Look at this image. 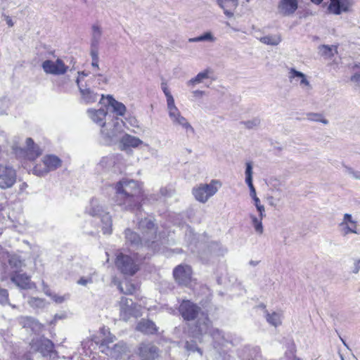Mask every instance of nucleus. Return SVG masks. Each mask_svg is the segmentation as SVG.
<instances>
[{
	"mask_svg": "<svg viewBox=\"0 0 360 360\" xmlns=\"http://www.w3.org/2000/svg\"><path fill=\"white\" fill-rule=\"evenodd\" d=\"M136 213L137 229L142 236L144 245L149 246L150 243H154L157 237L158 226L151 217L142 215L141 208L140 210H135Z\"/></svg>",
	"mask_w": 360,
	"mask_h": 360,
	"instance_id": "obj_3",
	"label": "nucleus"
},
{
	"mask_svg": "<svg viewBox=\"0 0 360 360\" xmlns=\"http://www.w3.org/2000/svg\"><path fill=\"white\" fill-rule=\"evenodd\" d=\"M185 347L186 350L189 352H198L201 356L202 355V351L200 347H198L196 342L193 340L186 341Z\"/></svg>",
	"mask_w": 360,
	"mask_h": 360,
	"instance_id": "obj_45",
	"label": "nucleus"
},
{
	"mask_svg": "<svg viewBox=\"0 0 360 360\" xmlns=\"http://www.w3.org/2000/svg\"><path fill=\"white\" fill-rule=\"evenodd\" d=\"M359 271H360V259H358L354 262L352 272L354 274H357Z\"/></svg>",
	"mask_w": 360,
	"mask_h": 360,
	"instance_id": "obj_58",
	"label": "nucleus"
},
{
	"mask_svg": "<svg viewBox=\"0 0 360 360\" xmlns=\"http://www.w3.org/2000/svg\"><path fill=\"white\" fill-rule=\"evenodd\" d=\"M114 201L122 210L135 212L141 208V188L133 179H122L115 184Z\"/></svg>",
	"mask_w": 360,
	"mask_h": 360,
	"instance_id": "obj_1",
	"label": "nucleus"
},
{
	"mask_svg": "<svg viewBox=\"0 0 360 360\" xmlns=\"http://www.w3.org/2000/svg\"><path fill=\"white\" fill-rule=\"evenodd\" d=\"M196 330L200 334H210L213 339L222 337L221 332L216 328H213L211 326V321L208 318L207 314L202 312L200 317L198 319L196 323Z\"/></svg>",
	"mask_w": 360,
	"mask_h": 360,
	"instance_id": "obj_8",
	"label": "nucleus"
},
{
	"mask_svg": "<svg viewBox=\"0 0 360 360\" xmlns=\"http://www.w3.org/2000/svg\"><path fill=\"white\" fill-rule=\"evenodd\" d=\"M81 98L86 103H92L96 102L100 95L95 93L94 91H80Z\"/></svg>",
	"mask_w": 360,
	"mask_h": 360,
	"instance_id": "obj_38",
	"label": "nucleus"
},
{
	"mask_svg": "<svg viewBox=\"0 0 360 360\" xmlns=\"http://www.w3.org/2000/svg\"><path fill=\"white\" fill-rule=\"evenodd\" d=\"M211 73L212 72L209 69H206L199 72L195 77L188 81V86L195 87L197 84L203 83L207 85V87H209V85L207 84L208 82H210Z\"/></svg>",
	"mask_w": 360,
	"mask_h": 360,
	"instance_id": "obj_23",
	"label": "nucleus"
},
{
	"mask_svg": "<svg viewBox=\"0 0 360 360\" xmlns=\"http://www.w3.org/2000/svg\"><path fill=\"white\" fill-rule=\"evenodd\" d=\"M255 207L257 208V210L259 213V217L261 219H263V217H265V215H266L264 205L259 204V205H255Z\"/></svg>",
	"mask_w": 360,
	"mask_h": 360,
	"instance_id": "obj_57",
	"label": "nucleus"
},
{
	"mask_svg": "<svg viewBox=\"0 0 360 360\" xmlns=\"http://www.w3.org/2000/svg\"><path fill=\"white\" fill-rule=\"evenodd\" d=\"M43 163L45 166L44 170H39L37 167L34 168V174L39 176H43L51 171H54L59 168L62 165V160L56 155H47L43 158Z\"/></svg>",
	"mask_w": 360,
	"mask_h": 360,
	"instance_id": "obj_11",
	"label": "nucleus"
},
{
	"mask_svg": "<svg viewBox=\"0 0 360 360\" xmlns=\"http://www.w3.org/2000/svg\"><path fill=\"white\" fill-rule=\"evenodd\" d=\"M248 186L249 187V189H250V195L252 198L255 205H259L260 200L257 196L256 190H255L254 185L252 184V186Z\"/></svg>",
	"mask_w": 360,
	"mask_h": 360,
	"instance_id": "obj_49",
	"label": "nucleus"
},
{
	"mask_svg": "<svg viewBox=\"0 0 360 360\" xmlns=\"http://www.w3.org/2000/svg\"><path fill=\"white\" fill-rule=\"evenodd\" d=\"M167 98V109L169 117H174L179 113V110L174 104V99L170 91H164Z\"/></svg>",
	"mask_w": 360,
	"mask_h": 360,
	"instance_id": "obj_34",
	"label": "nucleus"
},
{
	"mask_svg": "<svg viewBox=\"0 0 360 360\" xmlns=\"http://www.w3.org/2000/svg\"><path fill=\"white\" fill-rule=\"evenodd\" d=\"M41 154V150L37 146L32 139L27 138L26 139V156L27 159L34 160Z\"/></svg>",
	"mask_w": 360,
	"mask_h": 360,
	"instance_id": "obj_27",
	"label": "nucleus"
},
{
	"mask_svg": "<svg viewBox=\"0 0 360 360\" xmlns=\"http://www.w3.org/2000/svg\"><path fill=\"white\" fill-rule=\"evenodd\" d=\"M6 20V23L9 27L13 26V22L11 18H10L8 16H7Z\"/></svg>",
	"mask_w": 360,
	"mask_h": 360,
	"instance_id": "obj_61",
	"label": "nucleus"
},
{
	"mask_svg": "<svg viewBox=\"0 0 360 360\" xmlns=\"http://www.w3.org/2000/svg\"><path fill=\"white\" fill-rule=\"evenodd\" d=\"M102 28L98 24L91 27V46H98L102 37Z\"/></svg>",
	"mask_w": 360,
	"mask_h": 360,
	"instance_id": "obj_33",
	"label": "nucleus"
},
{
	"mask_svg": "<svg viewBox=\"0 0 360 360\" xmlns=\"http://www.w3.org/2000/svg\"><path fill=\"white\" fill-rule=\"evenodd\" d=\"M245 183L248 186H252L253 184L252 182V164L251 162H248L245 163Z\"/></svg>",
	"mask_w": 360,
	"mask_h": 360,
	"instance_id": "obj_41",
	"label": "nucleus"
},
{
	"mask_svg": "<svg viewBox=\"0 0 360 360\" xmlns=\"http://www.w3.org/2000/svg\"><path fill=\"white\" fill-rule=\"evenodd\" d=\"M29 304L33 307L41 308L44 306V300L40 298L32 297L29 300Z\"/></svg>",
	"mask_w": 360,
	"mask_h": 360,
	"instance_id": "obj_48",
	"label": "nucleus"
},
{
	"mask_svg": "<svg viewBox=\"0 0 360 360\" xmlns=\"http://www.w3.org/2000/svg\"><path fill=\"white\" fill-rule=\"evenodd\" d=\"M87 113L94 122L102 127L101 133L110 139L117 137L123 131V120L120 117L114 118L107 110H88Z\"/></svg>",
	"mask_w": 360,
	"mask_h": 360,
	"instance_id": "obj_2",
	"label": "nucleus"
},
{
	"mask_svg": "<svg viewBox=\"0 0 360 360\" xmlns=\"http://www.w3.org/2000/svg\"><path fill=\"white\" fill-rule=\"evenodd\" d=\"M91 65L94 67L98 68V59L92 60Z\"/></svg>",
	"mask_w": 360,
	"mask_h": 360,
	"instance_id": "obj_62",
	"label": "nucleus"
},
{
	"mask_svg": "<svg viewBox=\"0 0 360 360\" xmlns=\"http://www.w3.org/2000/svg\"><path fill=\"white\" fill-rule=\"evenodd\" d=\"M260 349L258 347H245L239 356L242 360H259Z\"/></svg>",
	"mask_w": 360,
	"mask_h": 360,
	"instance_id": "obj_25",
	"label": "nucleus"
},
{
	"mask_svg": "<svg viewBox=\"0 0 360 360\" xmlns=\"http://www.w3.org/2000/svg\"><path fill=\"white\" fill-rule=\"evenodd\" d=\"M51 298L57 304L63 303L66 299L65 296H60L53 293L51 296Z\"/></svg>",
	"mask_w": 360,
	"mask_h": 360,
	"instance_id": "obj_54",
	"label": "nucleus"
},
{
	"mask_svg": "<svg viewBox=\"0 0 360 360\" xmlns=\"http://www.w3.org/2000/svg\"><path fill=\"white\" fill-rule=\"evenodd\" d=\"M8 296L9 294L8 290L4 288H0V304H1L2 306L9 305L13 309H15L16 306L9 302Z\"/></svg>",
	"mask_w": 360,
	"mask_h": 360,
	"instance_id": "obj_40",
	"label": "nucleus"
},
{
	"mask_svg": "<svg viewBox=\"0 0 360 360\" xmlns=\"http://www.w3.org/2000/svg\"><path fill=\"white\" fill-rule=\"evenodd\" d=\"M352 79L356 82H357L359 84H360V72L355 74L352 77Z\"/></svg>",
	"mask_w": 360,
	"mask_h": 360,
	"instance_id": "obj_59",
	"label": "nucleus"
},
{
	"mask_svg": "<svg viewBox=\"0 0 360 360\" xmlns=\"http://www.w3.org/2000/svg\"><path fill=\"white\" fill-rule=\"evenodd\" d=\"M115 265L125 275L133 276L139 269V264L131 256L119 253L117 255Z\"/></svg>",
	"mask_w": 360,
	"mask_h": 360,
	"instance_id": "obj_6",
	"label": "nucleus"
},
{
	"mask_svg": "<svg viewBox=\"0 0 360 360\" xmlns=\"http://www.w3.org/2000/svg\"><path fill=\"white\" fill-rule=\"evenodd\" d=\"M342 227V234L358 233L356 231L357 221L352 219L350 214H345L342 221L339 224Z\"/></svg>",
	"mask_w": 360,
	"mask_h": 360,
	"instance_id": "obj_19",
	"label": "nucleus"
},
{
	"mask_svg": "<svg viewBox=\"0 0 360 360\" xmlns=\"http://www.w3.org/2000/svg\"><path fill=\"white\" fill-rule=\"evenodd\" d=\"M174 191L172 188H168L167 187L162 188L160 189V193L162 196L165 197H170L173 194Z\"/></svg>",
	"mask_w": 360,
	"mask_h": 360,
	"instance_id": "obj_53",
	"label": "nucleus"
},
{
	"mask_svg": "<svg viewBox=\"0 0 360 360\" xmlns=\"http://www.w3.org/2000/svg\"><path fill=\"white\" fill-rule=\"evenodd\" d=\"M142 143V141L138 137L124 134L120 140L121 148L123 150H126L128 148H136Z\"/></svg>",
	"mask_w": 360,
	"mask_h": 360,
	"instance_id": "obj_29",
	"label": "nucleus"
},
{
	"mask_svg": "<svg viewBox=\"0 0 360 360\" xmlns=\"http://www.w3.org/2000/svg\"><path fill=\"white\" fill-rule=\"evenodd\" d=\"M135 289V285L129 281H124L120 285V290L123 294L131 295Z\"/></svg>",
	"mask_w": 360,
	"mask_h": 360,
	"instance_id": "obj_42",
	"label": "nucleus"
},
{
	"mask_svg": "<svg viewBox=\"0 0 360 360\" xmlns=\"http://www.w3.org/2000/svg\"><path fill=\"white\" fill-rule=\"evenodd\" d=\"M259 41L264 44L276 46L281 41V37L280 34L267 35L259 38Z\"/></svg>",
	"mask_w": 360,
	"mask_h": 360,
	"instance_id": "obj_37",
	"label": "nucleus"
},
{
	"mask_svg": "<svg viewBox=\"0 0 360 360\" xmlns=\"http://www.w3.org/2000/svg\"><path fill=\"white\" fill-rule=\"evenodd\" d=\"M179 310L184 320L192 321L198 317L200 308L189 300H183Z\"/></svg>",
	"mask_w": 360,
	"mask_h": 360,
	"instance_id": "obj_12",
	"label": "nucleus"
},
{
	"mask_svg": "<svg viewBox=\"0 0 360 360\" xmlns=\"http://www.w3.org/2000/svg\"><path fill=\"white\" fill-rule=\"evenodd\" d=\"M307 119L310 121L313 122H321L324 124H328V120L325 119L322 114L321 113H314V112H309L307 114Z\"/></svg>",
	"mask_w": 360,
	"mask_h": 360,
	"instance_id": "obj_43",
	"label": "nucleus"
},
{
	"mask_svg": "<svg viewBox=\"0 0 360 360\" xmlns=\"http://www.w3.org/2000/svg\"><path fill=\"white\" fill-rule=\"evenodd\" d=\"M290 78L297 82H299L302 88L309 87V83L304 74L293 68L290 70Z\"/></svg>",
	"mask_w": 360,
	"mask_h": 360,
	"instance_id": "obj_32",
	"label": "nucleus"
},
{
	"mask_svg": "<svg viewBox=\"0 0 360 360\" xmlns=\"http://www.w3.org/2000/svg\"><path fill=\"white\" fill-rule=\"evenodd\" d=\"M93 282V280H92V278L91 277H89V278H84V277H82L80 278L77 281V283L78 285H86L87 284L89 283H91Z\"/></svg>",
	"mask_w": 360,
	"mask_h": 360,
	"instance_id": "obj_52",
	"label": "nucleus"
},
{
	"mask_svg": "<svg viewBox=\"0 0 360 360\" xmlns=\"http://www.w3.org/2000/svg\"><path fill=\"white\" fill-rule=\"evenodd\" d=\"M313 4L319 5L322 3L324 0H310Z\"/></svg>",
	"mask_w": 360,
	"mask_h": 360,
	"instance_id": "obj_64",
	"label": "nucleus"
},
{
	"mask_svg": "<svg viewBox=\"0 0 360 360\" xmlns=\"http://www.w3.org/2000/svg\"><path fill=\"white\" fill-rule=\"evenodd\" d=\"M265 318L266 321L271 326L277 327L281 324V314L276 312L270 314L267 310H265Z\"/></svg>",
	"mask_w": 360,
	"mask_h": 360,
	"instance_id": "obj_36",
	"label": "nucleus"
},
{
	"mask_svg": "<svg viewBox=\"0 0 360 360\" xmlns=\"http://www.w3.org/2000/svg\"><path fill=\"white\" fill-rule=\"evenodd\" d=\"M108 160H109V158H108V157L103 158L101 161V162H100V164L101 165H103L105 163H106L108 161Z\"/></svg>",
	"mask_w": 360,
	"mask_h": 360,
	"instance_id": "obj_63",
	"label": "nucleus"
},
{
	"mask_svg": "<svg viewBox=\"0 0 360 360\" xmlns=\"http://www.w3.org/2000/svg\"><path fill=\"white\" fill-rule=\"evenodd\" d=\"M86 211L89 215L98 217L100 219L101 230L103 234L109 235L112 233V223L111 216L108 212H105L98 200L92 199Z\"/></svg>",
	"mask_w": 360,
	"mask_h": 360,
	"instance_id": "obj_4",
	"label": "nucleus"
},
{
	"mask_svg": "<svg viewBox=\"0 0 360 360\" xmlns=\"http://www.w3.org/2000/svg\"><path fill=\"white\" fill-rule=\"evenodd\" d=\"M221 186L219 180L212 179L210 184H200L193 188L192 192L198 201L205 203L218 191Z\"/></svg>",
	"mask_w": 360,
	"mask_h": 360,
	"instance_id": "obj_5",
	"label": "nucleus"
},
{
	"mask_svg": "<svg viewBox=\"0 0 360 360\" xmlns=\"http://www.w3.org/2000/svg\"><path fill=\"white\" fill-rule=\"evenodd\" d=\"M18 322L23 328H30L34 333L41 330L42 325L34 318L31 316H21Z\"/></svg>",
	"mask_w": 360,
	"mask_h": 360,
	"instance_id": "obj_22",
	"label": "nucleus"
},
{
	"mask_svg": "<svg viewBox=\"0 0 360 360\" xmlns=\"http://www.w3.org/2000/svg\"><path fill=\"white\" fill-rule=\"evenodd\" d=\"M283 193H279V196L270 195L268 197V201L270 205L276 207L282 199Z\"/></svg>",
	"mask_w": 360,
	"mask_h": 360,
	"instance_id": "obj_50",
	"label": "nucleus"
},
{
	"mask_svg": "<svg viewBox=\"0 0 360 360\" xmlns=\"http://www.w3.org/2000/svg\"><path fill=\"white\" fill-rule=\"evenodd\" d=\"M250 218L255 231L259 234H262L263 233L262 219H258L254 215H250Z\"/></svg>",
	"mask_w": 360,
	"mask_h": 360,
	"instance_id": "obj_44",
	"label": "nucleus"
},
{
	"mask_svg": "<svg viewBox=\"0 0 360 360\" xmlns=\"http://www.w3.org/2000/svg\"><path fill=\"white\" fill-rule=\"evenodd\" d=\"M88 75V73H86L84 72H78V77L76 80L77 83V85H78V87H79V90H83L80 86H79V82L81 79H84L85 77H86ZM86 90H89V89H86Z\"/></svg>",
	"mask_w": 360,
	"mask_h": 360,
	"instance_id": "obj_56",
	"label": "nucleus"
},
{
	"mask_svg": "<svg viewBox=\"0 0 360 360\" xmlns=\"http://www.w3.org/2000/svg\"><path fill=\"white\" fill-rule=\"evenodd\" d=\"M337 53V46H335L320 45L318 47V53L324 59H331Z\"/></svg>",
	"mask_w": 360,
	"mask_h": 360,
	"instance_id": "obj_31",
	"label": "nucleus"
},
{
	"mask_svg": "<svg viewBox=\"0 0 360 360\" xmlns=\"http://www.w3.org/2000/svg\"><path fill=\"white\" fill-rule=\"evenodd\" d=\"M127 347L122 343H117L110 349V355L116 359H120L126 353Z\"/></svg>",
	"mask_w": 360,
	"mask_h": 360,
	"instance_id": "obj_35",
	"label": "nucleus"
},
{
	"mask_svg": "<svg viewBox=\"0 0 360 360\" xmlns=\"http://www.w3.org/2000/svg\"><path fill=\"white\" fill-rule=\"evenodd\" d=\"M8 263L12 271H22V268L25 266V260L18 254H11L8 256Z\"/></svg>",
	"mask_w": 360,
	"mask_h": 360,
	"instance_id": "obj_28",
	"label": "nucleus"
},
{
	"mask_svg": "<svg viewBox=\"0 0 360 360\" xmlns=\"http://www.w3.org/2000/svg\"><path fill=\"white\" fill-rule=\"evenodd\" d=\"M214 40H215V38L211 32H206L198 37L188 39L189 42H200V41H211V42H212V41H214Z\"/></svg>",
	"mask_w": 360,
	"mask_h": 360,
	"instance_id": "obj_39",
	"label": "nucleus"
},
{
	"mask_svg": "<svg viewBox=\"0 0 360 360\" xmlns=\"http://www.w3.org/2000/svg\"><path fill=\"white\" fill-rule=\"evenodd\" d=\"M279 193H283L280 190H272L271 195L279 196Z\"/></svg>",
	"mask_w": 360,
	"mask_h": 360,
	"instance_id": "obj_60",
	"label": "nucleus"
},
{
	"mask_svg": "<svg viewBox=\"0 0 360 360\" xmlns=\"http://www.w3.org/2000/svg\"><path fill=\"white\" fill-rule=\"evenodd\" d=\"M101 101H102L105 106H108V108H111L112 113L111 115H114V118L118 117V116H123L124 115L126 111L125 105L116 101L112 96H108L104 97L103 95H101L100 102Z\"/></svg>",
	"mask_w": 360,
	"mask_h": 360,
	"instance_id": "obj_14",
	"label": "nucleus"
},
{
	"mask_svg": "<svg viewBox=\"0 0 360 360\" xmlns=\"http://www.w3.org/2000/svg\"><path fill=\"white\" fill-rule=\"evenodd\" d=\"M33 351L39 352L43 356H50L54 353V345L50 340L41 337L33 339L30 343Z\"/></svg>",
	"mask_w": 360,
	"mask_h": 360,
	"instance_id": "obj_9",
	"label": "nucleus"
},
{
	"mask_svg": "<svg viewBox=\"0 0 360 360\" xmlns=\"http://www.w3.org/2000/svg\"><path fill=\"white\" fill-rule=\"evenodd\" d=\"M10 279L12 283L21 289L32 288L30 276L22 271H12L10 274Z\"/></svg>",
	"mask_w": 360,
	"mask_h": 360,
	"instance_id": "obj_16",
	"label": "nucleus"
},
{
	"mask_svg": "<svg viewBox=\"0 0 360 360\" xmlns=\"http://www.w3.org/2000/svg\"><path fill=\"white\" fill-rule=\"evenodd\" d=\"M139 355L143 360H154L158 356V348L150 344H141Z\"/></svg>",
	"mask_w": 360,
	"mask_h": 360,
	"instance_id": "obj_17",
	"label": "nucleus"
},
{
	"mask_svg": "<svg viewBox=\"0 0 360 360\" xmlns=\"http://www.w3.org/2000/svg\"><path fill=\"white\" fill-rule=\"evenodd\" d=\"M240 124L245 125L246 128L252 129L259 125L260 120L257 117H255L251 120L243 121Z\"/></svg>",
	"mask_w": 360,
	"mask_h": 360,
	"instance_id": "obj_46",
	"label": "nucleus"
},
{
	"mask_svg": "<svg viewBox=\"0 0 360 360\" xmlns=\"http://www.w3.org/2000/svg\"><path fill=\"white\" fill-rule=\"evenodd\" d=\"M120 316L124 321H129L131 317H138L141 315L140 306L132 300L122 297L120 302Z\"/></svg>",
	"mask_w": 360,
	"mask_h": 360,
	"instance_id": "obj_7",
	"label": "nucleus"
},
{
	"mask_svg": "<svg viewBox=\"0 0 360 360\" xmlns=\"http://www.w3.org/2000/svg\"><path fill=\"white\" fill-rule=\"evenodd\" d=\"M126 242L129 243L131 246L139 248L144 245V241L142 240V236L138 235L136 232L129 229L125 230Z\"/></svg>",
	"mask_w": 360,
	"mask_h": 360,
	"instance_id": "obj_30",
	"label": "nucleus"
},
{
	"mask_svg": "<svg viewBox=\"0 0 360 360\" xmlns=\"http://www.w3.org/2000/svg\"><path fill=\"white\" fill-rule=\"evenodd\" d=\"M172 123L175 125H180L186 130V136L188 137L190 135L195 134V130L187 120L181 116V113L176 114V116L170 117Z\"/></svg>",
	"mask_w": 360,
	"mask_h": 360,
	"instance_id": "obj_24",
	"label": "nucleus"
},
{
	"mask_svg": "<svg viewBox=\"0 0 360 360\" xmlns=\"http://www.w3.org/2000/svg\"><path fill=\"white\" fill-rule=\"evenodd\" d=\"M102 333H103V335H105V333H108V335L103 338L101 340V344L103 345H108L109 343H112L114 342L115 339V335H112L110 333V332L108 331V328H103L102 329Z\"/></svg>",
	"mask_w": 360,
	"mask_h": 360,
	"instance_id": "obj_47",
	"label": "nucleus"
},
{
	"mask_svg": "<svg viewBox=\"0 0 360 360\" xmlns=\"http://www.w3.org/2000/svg\"><path fill=\"white\" fill-rule=\"evenodd\" d=\"M98 46H91V56L92 60L98 59Z\"/></svg>",
	"mask_w": 360,
	"mask_h": 360,
	"instance_id": "obj_55",
	"label": "nucleus"
},
{
	"mask_svg": "<svg viewBox=\"0 0 360 360\" xmlns=\"http://www.w3.org/2000/svg\"><path fill=\"white\" fill-rule=\"evenodd\" d=\"M136 329L145 334H154L158 331L155 323L148 319H141L138 323Z\"/></svg>",
	"mask_w": 360,
	"mask_h": 360,
	"instance_id": "obj_26",
	"label": "nucleus"
},
{
	"mask_svg": "<svg viewBox=\"0 0 360 360\" xmlns=\"http://www.w3.org/2000/svg\"><path fill=\"white\" fill-rule=\"evenodd\" d=\"M297 8V0H281L278 6L279 13L285 16L292 15Z\"/></svg>",
	"mask_w": 360,
	"mask_h": 360,
	"instance_id": "obj_20",
	"label": "nucleus"
},
{
	"mask_svg": "<svg viewBox=\"0 0 360 360\" xmlns=\"http://www.w3.org/2000/svg\"><path fill=\"white\" fill-rule=\"evenodd\" d=\"M350 6L349 0H335L329 4L327 9L330 13L340 15L342 13L348 12Z\"/></svg>",
	"mask_w": 360,
	"mask_h": 360,
	"instance_id": "obj_18",
	"label": "nucleus"
},
{
	"mask_svg": "<svg viewBox=\"0 0 360 360\" xmlns=\"http://www.w3.org/2000/svg\"><path fill=\"white\" fill-rule=\"evenodd\" d=\"M345 172L351 175L354 179L360 180V172L354 171L352 167L345 166Z\"/></svg>",
	"mask_w": 360,
	"mask_h": 360,
	"instance_id": "obj_51",
	"label": "nucleus"
},
{
	"mask_svg": "<svg viewBox=\"0 0 360 360\" xmlns=\"http://www.w3.org/2000/svg\"><path fill=\"white\" fill-rule=\"evenodd\" d=\"M191 268L188 265L180 264L174 268L173 276L175 281L180 285H186L191 279Z\"/></svg>",
	"mask_w": 360,
	"mask_h": 360,
	"instance_id": "obj_15",
	"label": "nucleus"
},
{
	"mask_svg": "<svg viewBox=\"0 0 360 360\" xmlns=\"http://www.w3.org/2000/svg\"><path fill=\"white\" fill-rule=\"evenodd\" d=\"M16 172L11 166L0 165V188L6 189L12 187L16 181Z\"/></svg>",
	"mask_w": 360,
	"mask_h": 360,
	"instance_id": "obj_10",
	"label": "nucleus"
},
{
	"mask_svg": "<svg viewBox=\"0 0 360 360\" xmlns=\"http://www.w3.org/2000/svg\"><path fill=\"white\" fill-rule=\"evenodd\" d=\"M217 4L226 17L232 18L234 15L233 11L238 6L239 0H217Z\"/></svg>",
	"mask_w": 360,
	"mask_h": 360,
	"instance_id": "obj_21",
	"label": "nucleus"
},
{
	"mask_svg": "<svg viewBox=\"0 0 360 360\" xmlns=\"http://www.w3.org/2000/svg\"><path fill=\"white\" fill-rule=\"evenodd\" d=\"M42 68L47 74L60 75L67 72L68 66L65 65L61 59L58 58L55 62L51 60L44 61Z\"/></svg>",
	"mask_w": 360,
	"mask_h": 360,
	"instance_id": "obj_13",
	"label": "nucleus"
}]
</instances>
